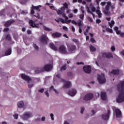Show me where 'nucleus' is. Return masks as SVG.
Masks as SVG:
<instances>
[{"label": "nucleus", "instance_id": "obj_19", "mask_svg": "<svg viewBox=\"0 0 124 124\" xmlns=\"http://www.w3.org/2000/svg\"><path fill=\"white\" fill-rule=\"evenodd\" d=\"M109 115H110V110L108 109V113L107 114H104L102 116V119L105 120H107L109 119Z\"/></svg>", "mask_w": 124, "mask_h": 124}, {"label": "nucleus", "instance_id": "obj_31", "mask_svg": "<svg viewBox=\"0 0 124 124\" xmlns=\"http://www.w3.org/2000/svg\"><path fill=\"white\" fill-rule=\"evenodd\" d=\"M90 49L91 52H95V51H96V48L93 46H90Z\"/></svg>", "mask_w": 124, "mask_h": 124}, {"label": "nucleus", "instance_id": "obj_62", "mask_svg": "<svg viewBox=\"0 0 124 124\" xmlns=\"http://www.w3.org/2000/svg\"><path fill=\"white\" fill-rule=\"evenodd\" d=\"M68 16H69V18H72V17H73V14H69Z\"/></svg>", "mask_w": 124, "mask_h": 124}, {"label": "nucleus", "instance_id": "obj_27", "mask_svg": "<svg viewBox=\"0 0 124 124\" xmlns=\"http://www.w3.org/2000/svg\"><path fill=\"white\" fill-rule=\"evenodd\" d=\"M50 91H53L54 92L56 93V94H59V92L58 90H56L55 88H54V86H51L50 89Z\"/></svg>", "mask_w": 124, "mask_h": 124}, {"label": "nucleus", "instance_id": "obj_2", "mask_svg": "<svg viewBox=\"0 0 124 124\" xmlns=\"http://www.w3.org/2000/svg\"><path fill=\"white\" fill-rule=\"evenodd\" d=\"M115 5L112 4V3L110 1H108L107 2V5L105 6V8L103 10V13L107 16H110L111 15L110 11H114L115 9Z\"/></svg>", "mask_w": 124, "mask_h": 124}, {"label": "nucleus", "instance_id": "obj_53", "mask_svg": "<svg viewBox=\"0 0 124 124\" xmlns=\"http://www.w3.org/2000/svg\"><path fill=\"white\" fill-rule=\"evenodd\" d=\"M96 22L97 24H99V23L101 22V20H100V19H97L96 20Z\"/></svg>", "mask_w": 124, "mask_h": 124}, {"label": "nucleus", "instance_id": "obj_35", "mask_svg": "<svg viewBox=\"0 0 124 124\" xmlns=\"http://www.w3.org/2000/svg\"><path fill=\"white\" fill-rule=\"evenodd\" d=\"M33 46L34 47L36 51H38V50H39V47H38V46H37V45H36V44H33Z\"/></svg>", "mask_w": 124, "mask_h": 124}, {"label": "nucleus", "instance_id": "obj_3", "mask_svg": "<svg viewBox=\"0 0 124 124\" xmlns=\"http://www.w3.org/2000/svg\"><path fill=\"white\" fill-rule=\"evenodd\" d=\"M53 67L52 64H46L45 65L43 68H38V71L39 72L36 71V73H39V72H43V71H49L51 70Z\"/></svg>", "mask_w": 124, "mask_h": 124}, {"label": "nucleus", "instance_id": "obj_37", "mask_svg": "<svg viewBox=\"0 0 124 124\" xmlns=\"http://www.w3.org/2000/svg\"><path fill=\"white\" fill-rule=\"evenodd\" d=\"M65 69H66V64H65L64 65L62 66V67L61 69V71H62L63 70H65Z\"/></svg>", "mask_w": 124, "mask_h": 124}, {"label": "nucleus", "instance_id": "obj_14", "mask_svg": "<svg viewBox=\"0 0 124 124\" xmlns=\"http://www.w3.org/2000/svg\"><path fill=\"white\" fill-rule=\"evenodd\" d=\"M76 93H77V91L75 89H72L68 92V94L70 96H75Z\"/></svg>", "mask_w": 124, "mask_h": 124}, {"label": "nucleus", "instance_id": "obj_56", "mask_svg": "<svg viewBox=\"0 0 124 124\" xmlns=\"http://www.w3.org/2000/svg\"><path fill=\"white\" fill-rule=\"evenodd\" d=\"M106 4V2L103 1L101 3V5H102L103 6H104Z\"/></svg>", "mask_w": 124, "mask_h": 124}, {"label": "nucleus", "instance_id": "obj_12", "mask_svg": "<svg viewBox=\"0 0 124 124\" xmlns=\"http://www.w3.org/2000/svg\"><path fill=\"white\" fill-rule=\"evenodd\" d=\"M59 51L60 53H62V54H64L65 55H66L68 54V52L66 51V48H65V47L63 46H61L59 47Z\"/></svg>", "mask_w": 124, "mask_h": 124}, {"label": "nucleus", "instance_id": "obj_57", "mask_svg": "<svg viewBox=\"0 0 124 124\" xmlns=\"http://www.w3.org/2000/svg\"><path fill=\"white\" fill-rule=\"evenodd\" d=\"M34 9H32V7H31V14H34Z\"/></svg>", "mask_w": 124, "mask_h": 124}, {"label": "nucleus", "instance_id": "obj_5", "mask_svg": "<svg viewBox=\"0 0 124 124\" xmlns=\"http://www.w3.org/2000/svg\"><path fill=\"white\" fill-rule=\"evenodd\" d=\"M32 113L31 112H26L24 113V114L21 116V118L24 121H27L28 119H30V118H31L32 117Z\"/></svg>", "mask_w": 124, "mask_h": 124}, {"label": "nucleus", "instance_id": "obj_50", "mask_svg": "<svg viewBox=\"0 0 124 124\" xmlns=\"http://www.w3.org/2000/svg\"><path fill=\"white\" fill-rule=\"evenodd\" d=\"M63 30L64 31H67L68 29L67 28V27H66L65 26H63Z\"/></svg>", "mask_w": 124, "mask_h": 124}, {"label": "nucleus", "instance_id": "obj_32", "mask_svg": "<svg viewBox=\"0 0 124 124\" xmlns=\"http://www.w3.org/2000/svg\"><path fill=\"white\" fill-rule=\"evenodd\" d=\"M108 25L110 28H113V26L115 25V21H114V20H112L110 22H108Z\"/></svg>", "mask_w": 124, "mask_h": 124}, {"label": "nucleus", "instance_id": "obj_34", "mask_svg": "<svg viewBox=\"0 0 124 124\" xmlns=\"http://www.w3.org/2000/svg\"><path fill=\"white\" fill-rule=\"evenodd\" d=\"M6 56H9V55H11V49H9L6 51Z\"/></svg>", "mask_w": 124, "mask_h": 124}, {"label": "nucleus", "instance_id": "obj_45", "mask_svg": "<svg viewBox=\"0 0 124 124\" xmlns=\"http://www.w3.org/2000/svg\"><path fill=\"white\" fill-rule=\"evenodd\" d=\"M50 116L52 121H54V114L53 113H51L50 114Z\"/></svg>", "mask_w": 124, "mask_h": 124}, {"label": "nucleus", "instance_id": "obj_30", "mask_svg": "<svg viewBox=\"0 0 124 124\" xmlns=\"http://www.w3.org/2000/svg\"><path fill=\"white\" fill-rule=\"evenodd\" d=\"M43 29L44 30V31H52V29L45 26H43Z\"/></svg>", "mask_w": 124, "mask_h": 124}, {"label": "nucleus", "instance_id": "obj_18", "mask_svg": "<svg viewBox=\"0 0 124 124\" xmlns=\"http://www.w3.org/2000/svg\"><path fill=\"white\" fill-rule=\"evenodd\" d=\"M113 110H115L117 118H121V117H122V112H121V110L119 109L115 108L113 109Z\"/></svg>", "mask_w": 124, "mask_h": 124}, {"label": "nucleus", "instance_id": "obj_20", "mask_svg": "<svg viewBox=\"0 0 124 124\" xmlns=\"http://www.w3.org/2000/svg\"><path fill=\"white\" fill-rule=\"evenodd\" d=\"M61 35H62V34L58 32L52 34V37H53V38H58L60 37Z\"/></svg>", "mask_w": 124, "mask_h": 124}, {"label": "nucleus", "instance_id": "obj_6", "mask_svg": "<svg viewBox=\"0 0 124 124\" xmlns=\"http://www.w3.org/2000/svg\"><path fill=\"white\" fill-rule=\"evenodd\" d=\"M97 79L100 84H104V83L106 82V79L105 78V76L103 74H101V75H98L97 77Z\"/></svg>", "mask_w": 124, "mask_h": 124}, {"label": "nucleus", "instance_id": "obj_7", "mask_svg": "<svg viewBox=\"0 0 124 124\" xmlns=\"http://www.w3.org/2000/svg\"><path fill=\"white\" fill-rule=\"evenodd\" d=\"M39 40L43 44H47V42L49 40V39L46 35H42L40 36Z\"/></svg>", "mask_w": 124, "mask_h": 124}, {"label": "nucleus", "instance_id": "obj_33", "mask_svg": "<svg viewBox=\"0 0 124 124\" xmlns=\"http://www.w3.org/2000/svg\"><path fill=\"white\" fill-rule=\"evenodd\" d=\"M119 70H113L112 71V74H114V75H117V74H119Z\"/></svg>", "mask_w": 124, "mask_h": 124}, {"label": "nucleus", "instance_id": "obj_42", "mask_svg": "<svg viewBox=\"0 0 124 124\" xmlns=\"http://www.w3.org/2000/svg\"><path fill=\"white\" fill-rule=\"evenodd\" d=\"M65 23L66 24H69V23H71V20L65 19Z\"/></svg>", "mask_w": 124, "mask_h": 124}, {"label": "nucleus", "instance_id": "obj_29", "mask_svg": "<svg viewBox=\"0 0 124 124\" xmlns=\"http://www.w3.org/2000/svg\"><path fill=\"white\" fill-rule=\"evenodd\" d=\"M86 10H87L88 13H89L90 14H92V15H93V18H94V15L93 13V12H92V11H91V10H90V8L89 7V6L86 7Z\"/></svg>", "mask_w": 124, "mask_h": 124}, {"label": "nucleus", "instance_id": "obj_40", "mask_svg": "<svg viewBox=\"0 0 124 124\" xmlns=\"http://www.w3.org/2000/svg\"><path fill=\"white\" fill-rule=\"evenodd\" d=\"M107 31H108V32H110V33H113V30L110 28H107Z\"/></svg>", "mask_w": 124, "mask_h": 124}, {"label": "nucleus", "instance_id": "obj_47", "mask_svg": "<svg viewBox=\"0 0 124 124\" xmlns=\"http://www.w3.org/2000/svg\"><path fill=\"white\" fill-rule=\"evenodd\" d=\"M45 93L46 95L47 96V97H49V93H48V90L45 92Z\"/></svg>", "mask_w": 124, "mask_h": 124}, {"label": "nucleus", "instance_id": "obj_49", "mask_svg": "<svg viewBox=\"0 0 124 124\" xmlns=\"http://www.w3.org/2000/svg\"><path fill=\"white\" fill-rule=\"evenodd\" d=\"M38 92L39 93H43V92H44V89H39L38 90Z\"/></svg>", "mask_w": 124, "mask_h": 124}, {"label": "nucleus", "instance_id": "obj_15", "mask_svg": "<svg viewBox=\"0 0 124 124\" xmlns=\"http://www.w3.org/2000/svg\"><path fill=\"white\" fill-rule=\"evenodd\" d=\"M78 25L79 27V29L78 30L79 33H82V29L81 28L84 26V23H83V22L81 21L80 19L78 20Z\"/></svg>", "mask_w": 124, "mask_h": 124}, {"label": "nucleus", "instance_id": "obj_24", "mask_svg": "<svg viewBox=\"0 0 124 124\" xmlns=\"http://www.w3.org/2000/svg\"><path fill=\"white\" fill-rule=\"evenodd\" d=\"M14 23V20H9L6 22L5 23V27H9L11 25V24H13Z\"/></svg>", "mask_w": 124, "mask_h": 124}, {"label": "nucleus", "instance_id": "obj_51", "mask_svg": "<svg viewBox=\"0 0 124 124\" xmlns=\"http://www.w3.org/2000/svg\"><path fill=\"white\" fill-rule=\"evenodd\" d=\"M6 39H7L8 40H10V39H11V37H10V35H7V36H6Z\"/></svg>", "mask_w": 124, "mask_h": 124}, {"label": "nucleus", "instance_id": "obj_38", "mask_svg": "<svg viewBox=\"0 0 124 124\" xmlns=\"http://www.w3.org/2000/svg\"><path fill=\"white\" fill-rule=\"evenodd\" d=\"M62 17H63L64 18H65V20H68V17L66 16H65V14H64V13H63L62 14Z\"/></svg>", "mask_w": 124, "mask_h": 124}, {"label": "nucleus", "instance_id": "obj_63", "mask_svg": "<svg viewBox=\"0 0 124 124\" xmlns=\"http://www.w3.org/2000/svg\"><path fill=\"white\" fill-rule=\"evenodd\" d=\"M77 64L78 65H79V64H84V63H83L82 62H77Z\"/></svg>", "mask_w": 124, "mask_h": 124}, {"label": "nucleus", "instance_id": "obj_8", "mask_svg": "<svg viewBox=\"0 0 124 124\" xmlns=\"http://www.w3.org/2000/svg\"><path fill=\"white\" fill-rule=\"evenodd\" d=\"M93 98V94L92 93H88L83 97V99L85 101H89V100H91Z\"/></svg>", "mask_w": 124, "mask_h": 124}, {"label": "nucleus", "instance_id": "obj_60", "mask_svg": "<svg viewBox=\"0 0 124 124\" xmlns=\"http://www.w3.org/2000/svg\"><path fill=\"white\" fill-rule=\"evenodd\" d=\"M116 32L117 33V34H120L121 35V31H119V30H117L116 31Z\"/></svg>", "mask_w": 124, "mask_h": 124}, {"label": "nucleus", "instance_id": "obj_41", "mask_svg": "<svg viewBox=\"0 0 124 124\" xmlns=\"http://www.w3.org/2000/svg\"><path fill=\"white\" fill-rule=\"evenodd\" d=\"M63 6H64V8H68V5L67 3H63Z\"/></svg>", "mask_w": 124, "mask_h": 124}, {"label": "nucleus", "instance_id": "obj_46", "mask_svg": "<svg viewBox=\"0 0 124 124\" xmlns=\"http://www.w3.org/2000/svg\"><path fill=\"white\" fill-rule=\"evenodd\" d=\"M84 111H85V108H81V110H80L81 114H83V113H84Z\"/></svg>", "mask_w": 124, "mask_h": 124}, {"label": "nucleus", "instance_id": "obj_44", "mask_svg": "<svg viewBox=\"0 0 124 124\" xmlns=\"http://www.w3.org/2000/svg\"><path fill=\"white\" fill-rule=\"evenodd\" d=\"M71 22L72 23V24H74L75 25H78V22L77 23L76 21H75V20H71Z\"/></svg>", "mask_w": 124, "mask_h": 124}, {"label": "nucleus", "instance_id": "obj_4", "mask_svg": "<svg viewBox=\"0 0 124 124\" xmlns=\"http://www.w3.org/2000/svg\"><path fill=\"white\" fill-rule=\"evenodd\" d=\"M35 22H36V20H34L33 21L32 20H30L29 21V23L31 27L32 28H37V29H39V28H40V25H43V23H42L36 24Z\"/></svg>", "mask_w": 124, "mask_h": 124}, {"label": "nucleus", "instance_id": "obj_58", "mask_svg": "<svg viewBox=\"0 0 124 124\" xmlns=\"http://www.w3.org/2000/svg\"><path fill=\"white\" fill-rule=\"evenodd\" d=\"M21 14H23V15H25V14H28V12L22 11L21 12Z\"/></svg>", "mask_w": 124, "mask_h": 124}, {"label": "nucleus", "instance_id": "obj_26", "mask_svg": "<svg viewBox=\"0 0 124 124\" xmlns=\"http://www.w3.org/2000/svg\"><path fill=\"white\" fill-rule=\"evenodd\" d=\"M41 5H38L37 6H34L33 5L32 6V9H35L36 10H37L39 12L40 11V9H39L40 7H41Z\"/></svg>", "mask_w": 124, "mask_h": 124}, {"label": "nucleus", "instance_id": "obj_55", "mask_svg": "<svg viewBox=\"0 0 124 124\" xmlns=\"http://www.w3.org/2000/svg\"><path fill=\"white\" fill-rule=\"evenodd\" d=\"M50 8L52 9V10H56V8L53 6H50Z\"/></svg>", "mask_w": 124, "mask_h": 124}, {"label": "nucleus", "instance_id": "obj_59", "mask_svg": "<svg viewBox=\"0 0 124 124\" xmlns=\"http://www.w3.org/2000/svg\"><path fill=\"white\" fill-rule=\"evenodd\" d=\"M73 12L75 14L77 13V12H78V9H75L74 10H73Z\"/></svg>", "mask_w": 124, "mask_h": 124}, {"label": "nucleus", "instance_id": "obj_10", "mask_svg": "<svg viewBox=\"0 0 124 124\" xmlns=\"http://www.w3.org/2000/svg\"><path fill=\"white\" fill-rule=\"evenodd\" d=\"M20 76L22 79H23V80L27 81L28 83H31V78L30 77L23 74H21Z\"/></svg>", "mask_w": 124, "mask_h": 124}, {"label": "nucleus", "instance_id": "obj_54", "mask_svg": "<svg viewBox=\"0 0 124 124\" xmlns=\"http://www.w3.org/2000/svg\"><path fill=\"white\" fill-rule=\"evenodd\" d=\"M91 41L92 42V43H95V40H94L93 38H91Z\"/></svg>", "mask_w": 124, "mask_h": 124}, {"label": "nucleus", "instance_id": "obj_64", "mask_svg": "<svg viewBox=\"0 0 124 124\" xmlns=\"http://www.w3.org/2000/svg\"><path fill=\"white\" fill-rule=\"evenodd\" d=\"M121 37H124V33H121L120 34Z\"/></svg>", "mask_w": 124, "mask_h": 124}, {"label": "nucleus", "instance_id": "obj_25", "mask_svg": "<svg viewBox=\"0 0 124 124\" xmlns=\"http://www.w3.org/2000/svg\"><path fill=\"white\" fill-rule=\"evenodd\" d=\"M24 102L23 101H19L17 103V106L19 108H23L24 107Z\"/></svg>", "mask_w": 124, "mask_h": 124}, {"label": "nucleus", "instance_id": "obj_43", "mask_svg": "<svg viewBox=\"0 0 124 124\" xmlns=\"http://www.w3.org/2000/svg\"><path fill=\"white\" fill-rule=\"evenodd\" d=\"M87 19L88 20V21H89V22H91V23H93V19H92V18H91V17L88 16L87 17Z\"/></svg>", "mask_w": 124, "mask_h": 124}, {"label": "nucleus", "instance_id": "obj_22", "mask_svg": "<svg viewBox=\"0 0 124 124\" xmlns=\"http://www.w3.org/2000/svg\"><path fill=\"white\" fill-rule=\"evenodd\" d=\"M101 97L102 100H106L107 99V97L106 96V93L102 92L101 93Z\"/></svg>", "mask_w": 124, "mask_h": 124}, {"label": "nucleus", "instance_id": "obj_23", "mask_svg": "<svg viewBox=\"0 0 124 124\" xmlns=\"http://www.w3.org/2000/svg\"><path fill=\"white\" fill-rule=\"evenodd\" d=\"M56 11L58 15H62V13H64V8H61L60 10H58V11L56 10Z\"/></svg>", "mask_w": 124, "mask_h": 124}, {"label": "nucleus", "instance_id": "obj_52", "mask_svg": "<svg viewBox=\"0 0 124 124\" xmlns=\"http://www.w3.org/2000/svg\"><path fill=\"white\" fill-rule=\"evenodd\" d=\"M60 22H61L63 24H64V23H65V21H64V20H63V19L62 18H60Z\"/></svg>", "mask_w": 124, "mask_h": 124}, {"label": "nucleus", "instance_id": "obj_28", "mask_svg": "<svg viewBox=\"0 0 124 124\" xmlns=\"http://www.w3.org/2000/svg\"><path fill=\"white\" fill-rule=\"evenodd\" d=\"M96 14L98 16L99 18H101L102 16V13H101V12L99 10H97L96 11Z\"/></svg>", "mask_w": 124, "mask_h": 124}, {"label": "nucleus", "instance_id": "obj_17", "mask_svg": "<svg viewBox=\"0 0 124 124\" xmlns=\"http://www.w3.org/2000/svg\"><path fill=\"white\" fill-rule=\"evenodd\" d=\"M80 10L82 14H81L79 15V18L81 19V20H80V21H82V22H83V20H84V14H85V10H84V7L81 6L80 7Z\"/></svg>", "mask_w": 124, "mask_h": 124}, {"label": "nucleus", "instance_id": "obj_39", "mask_svg": "<svg viewBox=\"0 0 124 124\" xmlns=\"http://www.w3.org/2000/svg\"><path fill=\"white\" fill-rule=\"evenodd\" d=\"M92 7H91V9H92V12H95V7H94V6H93V5H92Z\"/></svg>", "mask_w": 124, "mask_h": 124}, {"label": "nucleus", "instance_id": "obj_21", "mask_svg": "<svg viewBox=\"0 0 124 124\" xmlns=\"http://www.w3.org/2000/svg\"><path fill=\"white\" fill-rule=\"evenodd\" d=\"M49 46L51 49H52V50H54V51H58V47L55 46V45L53 43H50L49 44Z\"/></svg>", "mask_w": 124, "mask_h": 124}, {"label": "nucleus", "instance_id": "obj_48", "mask_svg": "<svg viewBox=\"0 0 124 124\" xmlns=\"http://www.w3.org/2000/svg\"><path fill=\"white\" fill-rule=\"evenodd\" d=\"M14 117L16 120H17L18 119V114H15V115H13Z\"/></svg>", "mask_w": 124, "mask_h": 124}, {"label": "nucleus", "instance_id": "obj_9", "mask_svg": "<svg viewBox=\"0 0 124 124\" xmlns=\"http://www.w3.org/2000/svg\"><path fill=\"white\" fill-rule=\"evenodd\" d=\"M76 50V46L71 45L68 46V54H71Z\"/></svg>", "mask_w": 124, "mask_h": 124}, {"label": "nucleus", "instance_id": "obj_13", "mask_svg": "<svg viewBox=\"0 0 124 124\" xmlns=\"http://www.w3.org/2000/svg\"><path fill=\"white\" fill-rule=\"evenodd\" d=\"M62 81L64 83L63 88L64 89H67V88H70L71 87V83L68 81H65L64 79L62 80Z\"/></svg>", "mask_w": 124, "mask_h": 124}, {"label": "nucleus", "instance_id": "obj_11", "mask_svg": "<svg viewBox=\"0 0 124 124\" xmlns=\"http://www.w3.org/2000/svg\"><path fill=\"white\" fill-rule=\"evenodd\" d=\"M102 55L104 58H107L108 59L113 58V54L111 52H103Z\"/></svg>", "mask_w": 124, "mask_h": 124}, {"label": "nucleus", "instance_id": "obj_36", "mask_svg": "<svg viewBox=\"0 0 124 124\" xmlns=\"http://www.w3.org/2000/svg\"><path fill=\"white\" fill-rule=\"evenodd\" d=\"M110 50L111 52H115V51H116V47L114 46H112L110 48Z\"/></svg>", "mask_w": 124, "mask_h": 124}, {"label": "nucleus", "instance_id": "obj_61", "mask_svg": "<svg viewBox=\"0 0 124 124\" xmlns=\"http://www.w3.org/2000/svg\"><path fill=\"white\" fill-rule=\"evenodd\" d=\"M72 40H73V41L74 42H75L76 43H77V42H78V40H77V39H73Z\"/></svg>", "mask_w": 124, "mask_h": 124}, {"label": "nucleus", "instance_id": "obj_16", "mask_svg": "<svg viewBox=\"0 0 124 124\" xmlns=\"http://www.w3.org/2000/svg\"><path fill=\"white\" fill-rule=\"evenodd\" d=\"M83 70L85 73H91V71H92V68L89 65L85 66L83 67Z\"/></svg>", "mask_w": 124, "mask_h": 124}, {"label": "nucleus", "instance_id": "obj_1", "mask_svg": "<svg viewBox=\"0 0 124 124\" xmlns=\"http://www.w3.org/2000/svg\"><path fill=\"white\" fill-rule=\"evenodd\" d=\"M117 90L120 93L116 98L118 103H122L124 101V81H121L120 84L117 85Z\"/></svg>", "mask_w": 124, "mask_h": 124}]
</instances>
